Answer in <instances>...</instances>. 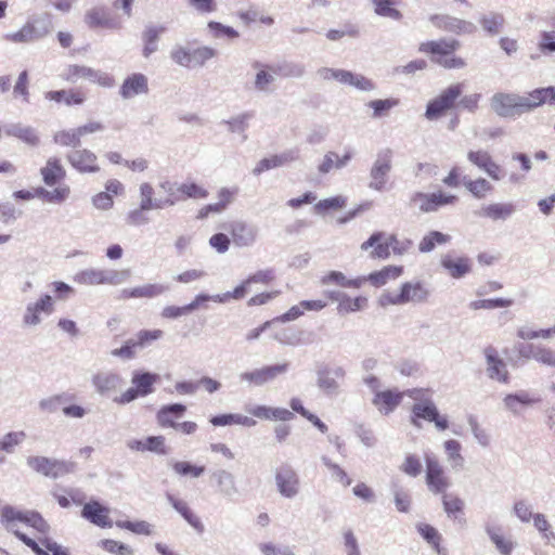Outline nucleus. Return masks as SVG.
Returning <instances> with one entry per match:
<instances>
[{
    "label": "nucleus",
    "mask_w": 555,
    "mask_h": 555,
    "mask_svg": "<svg viewBox=\"0 0 555 555\" xmlns=\"http://www.w3.org/2000/svg\"><path fill=\"white\" fill-rule=\"evenodd\" d=\"M0 521L9 532L27 545L36 555L42 550L39 544L18 529V522L36 529L40 533L49 531V525L42 516L35 511H22L12 505H5L0 511Z\"/></svg>",
    "instance_id": "f257e3e1"
},
{
    "label": "nucleus",
    "mask_w": 555,
    "mask_h": 555,
    "mask_svg": "<svg viewBox=\"0 0 555 555\" xmlns=\"http://www.w3.org/2000/svg\"><path fill=\"white\" fill-rule=\"evenodd\" d=\"M53 29L52 18L49 14H41L29 18L23 27L14 33L3 36L12 43H33L46 38Z\"/></svg>",
    "instance_id": "f03ea898"
},
{
    "label": "nucleus",
    "mask_w": 555,
    "mask_h": 555,
    "mask_svg": "<svg viewBox=\"0 0 555 555\" xmlns=\"http://www.w3.org/2000/svg\"><path fill=\"white\" fill-rule=\"evenodd\" d=\"M530 93L527 96L516 93L496 92L490 100L492 111L502 118H513L532 111Z\"/></svg>",
    "instance_id": "7ed1b4c3"
},
{
    "label": "nucleus",
    "mask_w": 555,
    "mask_h": 555,
    "mask_svg": "<svg viewBox=\"0 0 555 555\" xmlns=\"http://www.w3.org/2000/svg\"><path fill=\"white\" fill-rule=\"evenodd\" d=\"M130 270L96 269L89 268L77 272L74 281L82 285H112L117 286L127 282L130 278Z\"/></svg>",
    "instance_id": "20e7f679"
},
{
    "label": "nucleus",
    "mask_w": 555,
    "mask_h": 555,
    "mask_svg": "<svg viewBox=\"0 0 555 555\" xmlns=\"http://www.w3.org/2000/svg\"><path fill=\"white\" fill-rule=\"evenodd\" d=\"M430 295L429 289L420 281L405 282L399 293L385 292L379 298L382 306H402L409 302H425Z\"/></svg>",
    "instance_id": "39448f33"
},
{
    "label": "nucleus",
    "mask_w": 555,
    "mask_h": 555,
    "mask_svg": "<svg viewBox=\"0 0 555 555\" xmlns=\"http://www.w3.org/2000/svg\"><path fill=\"white\" fill-rule=\"evenodd\" d=\"M345 376L346 371L343 366L319 363L315 369V385L323 395L334 397L340 392Z\"/></svg>",
    "instance_id": "423d86ee"
},
{
    "label": "nucleus",
    "mask_w": 555,
    "mask_h": 555,
    "mask_svg": "<svg viewBox=\"0 0 555 555\" xmlns=\"http://www.w3.org/2000/svg\"><path fill=\"white\" fill-rule=\"evenodd\" d=\"M54 312V300L48 295L43 294L35 301H29L22 317V326L24 328H35L39 326L46 317Z\"/></svg>",
    "instance_id": "0eeeda50"
},
{
    "label": "nucleus",
    "mask_w": 555,
    "mask_h": 555,
    "mask_svg": "<svg viewBox=\"0 0 555 555\" xmlns=\"http://www.w3.org/2000/svg\"><path fill=\"white\" fill-rule=\"evenodd\" d=\"M393 152L389 147L382 149L377 152L376 158L370 170L371 181L369 188L371 190L382 192L386 188L388 175L392 168Z\"/></svg>",
    "instance_id": "6e6552de"
},
{
    "label": "nucleus",
    "mask_w": 555,
    "mask_h": 555,
    "mask_svg": "<svg viewBox=\"0 0 555 555\" xmlns=\"http://www.w3.org/2000/svg\"><path fill=\"white\" fill-rule=\"evenodd\" d=\"M62 78L72 83H76L80 79H86L104 88H112L115 85L114 78L108 74L77 64L68 65L63 72Z\"/></svg>",
    "instance_id": "1a4fd4ad"
},
{
    "label": "nucleus",
    "mask_w": 555,
    "mask_h": 555,
    "mask_svg": "<svg viewBox=\"0 0 555 555\" xmlns=\"http://www.w3.org/2000/svg\"><path fill=\"white\" fill-rule=\"evenodd\" d=\"M275 485L279 493L287 499H293L299 493V477L297 472L287 463H283L275 469Z\"/></svg>",
    "instance_id": "9d476101"
},
{
    "label": "nucleus",
    "mask_w": 555,
    "mask_h": 555,
    "mask_svg": "<svg viewBox=\"0 0 555 555\" xmlns=\"http://www.w3.org/2000/svg\"><path fill=\"white\" fill-rule=\"evenodd\" d=\"M462 93V85H452L443 90L436 99L427 104L425 116L427 119H437L450 109Z\"/></svg>",
    "instance_id": "9b49d317"
},
{
    "label": "nucleus",
    "mask_w": 555,
    "mask_h": 555,
    "mask_svg": "<svg viewBox=\"0 0 555 555\" xmlns=\"http://www.w3.org/2000/svg\"><path fill=\"white\" fill-rule=\"evenodd\" d=\"M83 21L91 29L120 30L122 28V23L114 17L105 5H95L89 9L85 14Z\"/></svg>",
    "instance_id": "f8f14e48"
},
{
    "label": "nucleus",
    "mask_w": 555,
    "mask_h": 555,
    "mask_svg": "<svg viewBox=\"0 0 555 555\" xmlns=\"http://www.w3.org/2000/svg\"><path fill=\"white\" fill-rule=\"evenodd\" d=\"M426 483L433 493H444L450 487L449 479L443 474V468L433 453L425 454Z\"/></svg>",
    "instance_id": "ddd939ff"
},
{
    "label": "nucleus",
    "mask_w": 555,
    "mask_h": 555,
    "mask_svg": "<svg viewBox=\"0 0 555 555\" xmlns=\"http://www.w3.org/2000/svg\"><path fill=\"white\" fill-rule=\"evenodd\" d=\"M288 363H280L267 365L261 369H256L250 372L240 374V379L249 385L262 386L269 382L274 380L279 375H283L288 371Z\"/></svg>",
    "instance_id": "4468645a"
},
{
    "label": "nucleus",
    "mask_w": 555,
    "mask_h": 555,
    "mask_svg": "<svg viewBox=\"0 0 555 555\" xmlns=\"http://www.w3.org/2000/svg\"><path fill=\"white\" fill-rule=\"evenodd\" d=\"M66 160L80 173H98L101 168L98 156L88 149H75L66 154Z\"/></svg>",
    "instance_id": "2eb2a0df"
},
{
    "label": "nucleus",
    "mask_w": 555,
    "mask_h": 555,
    "mask_svg": "<svg viewBox=\"0 0 555 555\" xmlns=\"http://www.w3.org/2000/svg\"><path fill=\"white\" fill-rule=\"evenodd\" d=\"M409 396L418 401L412 406L411 422L414 426L421 427L418 420L431 422L438 416V409L430 399H423V390L413 389L409 391Z\"/></svg>",
    "instance_id": "dca6fc26"
},
{
    "label": "nucleus",
    "mask_w": 555,
    "mask_h": 555,
    "mask_svg": "<svg viewBox=\"0 0 555 555\" xmlns=\"http://www.w3.org/2000/svg\"><path fill=\"white\" fill-rule=\"evenodd\" d=\"M430 22L435 27L456 35H472L477 30L474 23L450 15H433Z\"/></svg>",
    "instance_id": "f3484780"
},
{
    "label": "nucleus",
    "mask_w": 555,
    "mask_h": 555,
    "mask_svg": "<svg viewBox=\"0 0 555 555\" xmlns=\"http://www.w3.org/2000/svg\"><path fill=\"white\" fill-rule=\"evenodd\" d=\"M91 384L96 393L107 397L122 386L124 379L114 371H99L92 375Z\"/></svg>",
    "instance_id": "a211bd4d"
},
{
    "label": "nucleus",
    "mask_w": 555,
    "mask_h": 555,
    "mask_svg": "<svg viewBox=\"0 0 555 555\" xmlns=\"http://www.w3.org/2000/svg\"><path fill=\"white\" fill-rule=\"evenodd\" d=\"M456 199L457 198L455 195H449L442 192L429 194L417 192L412 198V201L418 205L420 210L423 212L436 211L439 207L453 204Z\"/></svg>",
    "instance_id": "6ab92c4d"
},
{
    "label": "nucleus",
    "mask_w": 555,
    "mask_h": 555,
    "mask_svg": "<svg viewBox=\"0 0 555 555\" xmlns=\"http://www.w3.org/2000/svg\"><path fill=\"white\" fill-rule=\"evenodd\" d=\"M467 159L474 166L485 171L492 180L499 181L503 178L501 166L492 159V156L487 151H469Z\"/></svg>",
    "instance_id": "aec40b11"
},
{
    "label": "nucleus",
    "mask_w": 555,
    "mask_h": 555,
    "mask_svg": "<svg viewBox=\"0 0 555 555\" xmlns=\"http://www.w3.org/2000/svg\"><path fill=\"white\" fill-rule=\"evenodd\" d=\"M502 402L506 411L511 412L514 416H520L526 408L539 403L540 398L532 396L527 390H520L515 393H507Z\"/></svg>",
    "instance_id": "412c9836"
},
{
    "label": "nucleus",
    "mask_w": 555,
    "mask_h": 555,
    "mask_svg": "<svg viewBox=\"0 0 555 555\" xmlns=\"http://www.w3.org/2000/svg\"><path fill=\"white\" fill-rule=\"evenodd\" d=\"M440 264L451 278L460 280L472 271L473 261L468 257H457L448 253L441 256Z\"/></svg>",
    "instance_id": "4be33fe9"
},
{
    "label": "nucleus",
    "mask_w": 555,
    "mask_h": 555,
    "mask_svg": "<svg viewBox=\"0 0 555 555\" xmlns=\"http://www.w3.org/2000/svg\"><path fill=\"white\" fill-rule=\"evenodd\" d=\"M485 357L487 361V375L489 378L498 380L499 383H508L509 375L506 363L498 356L494 348L488 347L485 349Z\"/></svg>",
    "instance_id": "5701e85b"
},
{
    "label": "nucleus",
    "mask_w": 555,
    "mask_h": 555,
    "mask_svg": "<svg viewBox=\"0 0 555 555\" xmlns=\"http://www.w3.org/2000/svg\"><path fill=\"white\" fill-rule=\"evenodd\" d=\"M230 232L233 243L238 247L251 246L256 242L258 235L257 227L244 221L232 222L230 224Z\"/></svg>",
    "instance_id": "b1692460"
},
{
    "label": "nucleus",
    "mask_w": 555,
    "mask_h": 555,
    "mask_svg": "<svg viewBox=\"0 0 555 555\" xmlns=\"http://www.w3.org/2000/svg\"><path fill=\"white\" fill-rule=\"evenodd\" d=\"M373 247L370 256L373 259H388L390 257L389 236L383 231L374 232L365 242L361 244L362 250H369Z\"/></svg>",
    "instance_id": "393cba45"
},
{
    "label": "nucleus",
    "mask_w": 555,
    "mask_h": 555,
    "mask_svg": "<svg viewBox=\"0 0 555 555\" xmlns=\"http://www.w3.org/2000/svg\"><path fill=\"white\" fill-rule=\"evenodd\" d=\"M109 509L98 501H91L83 505L81 516L90 522L101 528L112 527V520L108 518Z\"/></svg>",
    "instance_id": "a878e982"
},
{
    "label": "nucleus",
    "mask_w": 555,
    "mask_h": 555,
    "mask_svg": "<svg viewBox=\"0 0 555 555\" xmlns=\"http://www.w3.org/2000/svg\"><path fill=\"white\" fill-rule=\"evenodd\" d=\"M186 411L182 403H171L163 405L156 413V422L162 428L176 429L178 422Z\"/></svg>",
    "instance_id": "bb28decb"
},
{
    "label": "nucleus",
    "mask_w": 555,
    "mask_h": 555,
    "mask_svg": "<svg viewBox=\"0 0 555 555\" xmlns=\"http://www.w3.org/2000/svg\"><path fill=\"white\" fill-rule=\"evenodd\" d=\"M149 82L145 75L134 73L128 76L119 90V94L122 99H131L138 94L147 93Z\"/></svg>",
    "instance_id": "cd10ccee"
},
{
    "label": "nucleus",
    "mask_w": 555,
    "mask_h": 555,
    "mask_svg": "<svg viewBox=\"0 0 555 555\" xmlns=\"http://www.w3.org/2000/svg\"><path fill=\"white\" fill-rule=\"evenodd\" d=\"M170 289L169 285L166 284H144L141 286L125 288L121 291V297L125 299L129 298H156L168 293Z\"/></svg>",
    "instance_id": "c85d7f7f"
},
{
    "label": "nucleus",
    "mask_w": 555,
    "mask_h": 555,
    "mask_svg": "<svg viewBox=\"0 0 555 555\" xmlns=\"http://www.w3.org/2000/svg\"><path fill=\"white\" fill-rule=\"evenodd\" d=\"M403 392L398 390H383L377 392L372 403L376 406L379 413L388 415L391 413L402 401Z\"/></svg>",
    "instance_id": "c756f323"
},
{
    "label": "nucleus",
    "mask_w": 555,
    "mask_h": 555,
    "mask_svg": "<svg viewBox=\"0 0 555 555\" xmlns=\"http://www.w3.org/2000/svg\"><path fill=\"white\" fill-rule=\"evenodd\" d=\"M515 211L516 206L513 203H492L483 205L476 215L492 221H499L511 218Z\"/></svg>",
    "instance_id": "7c9ffc66"
},
{
    "label": "nucleus",
    "mask_w": 555,
    "mask_h": 555,
    "mask_svg": "<svg viewBox=\"0 0 555 555\" xmlns=\"http://www.w3.org/2000/svg\"><path fill=\"white\" fill-rule=\"evenodd\" d=\"M167 501L170 505L184 518V520L197 532L203 533L205 531V526L202 522L201 518L193 513V511L189 507L188 503L183 500L175 498L172 494H167Z\"/></svg>",
    "instance_id": "2f4dec72"
},
{
    "label": "nucleus",
    "mask_w": 555,
    "mask_h": 555,
    "mask_svg": "<svg viewBox=\"0 0 555 555\" xmlns=\"http://www.w3.org/2000/svg\"><path fill=\"white\" fill-rule=\"evenodd\" d=\"M140 192V205L143 209H163L166 206L175 205V201L171 198L157 199L154 198V189L149 182H143L139 186Z\"/></svg>",
    "instance_id": "473e14b6"
},
{
    "label": "nucleus",
    "mask_w": 555,
    "mask_h": 555,
    "mask_svg": "<svg viewBox=\"0 0 555 555\" xmlns=\"http://www.w3.org/2000/svg\"><path fill=\"white\" fill-rule=\"evenodd\" d=\"M4 132L7 135L15 137L31 146H37L40 142L37 130L30 126H24L21 122L7 125Z\"/></svg>",
    "instance_id": "72a5a7b5"
},
{
    "label": "nucleus",
    "mask_w": 555,
    "mask_h": 555,
    "mask_svg": "<svg viewBox=\"0 0 555 555\" xmlns=\"http://www.w3.org/2000/svg\"><path fill=\"white\" fill-rule=\"evenodd\" d=\"M211 477L216 481L218 491L222 496L232 499L238 493L235 478L232 473L225 469H217L211 474Z\"/></svg>",
    "instance_id": "f704fd0d"
},
{
    "label": "nucleus",
    "mask_w": 555,
    "mask_h": 555,
    "mask_svg": "<svg viewBox=\"0 0 555 555\" xmlns=\"http://www.w3.org/2000/svg\"><path fill=\"white\" fill-rule=\"evenodd\" d=\"M459 47L460 42L455 39H440L436 41L422 42L418 50L424 53H429L435 57L453 53Z\"/></svg>",
    "instance_id": "c9c22d12"
},
{
    "label": "nucleus",
    "mask_w": 555,
    "mask_h": 555,
    "mask_svg": "<svg viewBox=\"0 0 555 555\" xmlns=\"http://www.w3.org/2000/svg\"><path fill=\"white\" fill-rule=\"evenodd\" d=\"M253 67L257 69V74L255 76L254 88L259 92H269L270 85H272L275 80L274 67L261 64L260 62H255Z\"/></svg>",
    "instance_id": "e433bc0d"
},
{
    "label": "nucleus",
    "mask_w": 555,
    "mask_h": 555,
    "mask_svg": "<svg viewBox=\"0 0 555 555\" xmlns=\"http://www.w3.org/2000/svg\"><path fill=\"white\" fill-rule=\"evenodd\" d=\"M43 182L52 186L63 180L66 171L57 157H50L44 167L40 169Z\"/></svg>",
    "instance_id": "4c0bfd02"
},
{
    "label": "nucleus",
    "mask_w": 555,
    "mask_h": 555,
    "mask_svg": "<svg viewBox=\"0 0 555 555\" xmlns=\"http://www.w3.org/2000/svg\"><path fill=\"white\" fill-rule=\"evenodd\" d=\"M159 379L156 373L134 371L132 373L131 383L141 393L146 397L154 391V384Z\"/></svg>",
    "instance_id": "58836bf2"
},
{
    "label": "nucleus",
    "mask_w": 555,
    "mask_h": 555,
    "mask_svg": "<svg viewBox=\"0 0 555 555\" xmlns=\"http://www.w3.org/2000/svg\"><path fill=\"white\" fill-rule=\"evenodd\" d=\"M482 30L487 33L489 36L499 35L504 25L505 18L502 13L490 11L488 13L482 14L478 20Z\"/></svg>",
    "instance_id": "ea45409f"
},
{
    "label": "nucleus",
    "mask_w": 555,
    "mask_h": 555,
    "mask_svg": "<svg viewBox=\"0 0 555 555\" xmlns=\"http://www.w3.org/2000/svg\"><path fill=\"white\" fill-rule=\"evenodd\" d=\"M365 282V276L357 279H347L340 271H330L321 279L322 285L335 284L340 287L360 288Z\"/></svg>",
    "instance_id": "a19ab883"
},
{
    "label": "nucleus",
    "mask_w": 555,
    "mask_h": 555,
    "mask_svg": "<svg viewBox=\"0 0 555 555\" xmlns=\"http://www.w3.org/2000/svg\"><path fill=\"white\" fill-rule=\"evenodd\" d=\"M26 439L24 431H10L0 439V464L7 461L5 453L12 454L15 452L16 447L22 444Z\"/></svg>",
    "instance_id": "79ce46f5"
},
{
    "label": "nucleus",
    "mask_w": 555,
    "mask_h": 555,
    "mask_svg": "<svg viewBox=\"0 0 555 555\" xmlns=\"http://www.w3.org/2000/svg\"><path fill=\"white\" fill-rule=\"evenodd\" d=\"M165 31V27L150 25L146 26L144 31L142 33V40L144 42V47L142 50V54L144 57H150L151 54L157 51L158 46L157 41L159 39V35Z\"/></svg>",
    "instance_id": "37998d69"
},
{
    "label": "nucleus",
    "mask_w": 555,
    "mask_h": 555,
    "mask_svg": "<svg viewBox=\"0 0 555 555\" xmlns=\"http://www.w3.org/2000/svg\"><path fill=\"white\" fill-rule=\"evenodd\" d=\"M403 272L401 266H387L379 271L373 272L365 278V281H370L372 285L379 287L385 285L389 280L399 278Z\"/></svg>",
    "instance_id": "c03bdc74"
},
{
    "label": "nucleus",
    "mask_w": 555,
    "mask_h": 555,
    "mask_svg": "<svg viewBox=\"0 0 555 555\" xmlns=\"http://www.w3.org/2000/svg\"><path fill=\"white\" fill-rule=\"evenodd\" d=\"M451 241L449 234L440 231H430L418 243V250L423 254L430 253L437 245H444Z\"/></svg>",
    "instance_id": "a18cd8bd"
},
{
    "label": "nucleus",
    "mask_w": 555,
    "mask_h": 555,
    "mask_svg": "<svg viewBox=\"0 0 555 555\" xmlns=\"http://www.w3.org/2000/svg\"><path fill=\"white\" fill-rule=\"evenodd\" d=\"M214 426H227V425H242L245 427H253L256 425V421L249 416L242 414H220L212 416L209 421Z\"/></svg>",
    "instance_id": "49530a36"
},
{
    "label": "nucleus",
    "mask_w": 555,
    "mask_h": 555,
    "mask_svg": "<svg viewBox=\"0 0 555 555\" xmlns=\"http://www.w3.org/2000/svg\"><path fill=\"white\" fill-rule=\"evenodd\" d=\"M463 184L465 189L477 199L485 198L493 191V185L485 178L475 180L464 178Z\"/></svg>",
    "instance_id": "de8ad7c7"
},
{
    "label": "nucleus",
    "mask_w": 555,
    "mask_h": 555,
    "mask_svg": "<svg viewBox=\"0 0 555 555\" xmlns=\"http://www.w3.org/2000/svg\"><path fill=\"white\" fill-rule=\"evenodd\" d=\"M44 98L50 101H55L57 103L64 101L66 105H80L85 102V96L82 93L77 91H66V90H57V91H49L44 94Z\"/></svg>",
    "instance_id": "09e8293b"
},
{
    "label": "nucleus",
    "mask_w": 555,
    "mask_h": 555,
    "mask_svg": "<svg viewBox=\"0 0 555 555\" xmlns=\"http://www.w3.org/2000/svg\"><path fill=\"white\" fill-rule=\"evenodd\" d=\"M500 531H501L500 527L490 526V525L486 526V532H487L488 537L490 538V540L492 541V543L495 545L496 550L502 555H511V553L514 548V543L511 540L505 539L500 533Z\"/></svg>",
    "instance_id": "8fccbe9b"
},
{
    "label": "nucleus",
    "mask_w": 555,
    "mask_h": 555,
    "mask_svg": "<svg viewBox=\"0 0 555 555\" xmlns=\"http://www.w3.org/2000/svg\"><path fill=\"white\" fill-rule=\"evenodd\" d=\"M53 141L61 146H70L74 150L81 145L77 128L56 131L53 135Z\"/></svg>",
    "instance_id": "3c124183"
},
{
    "label": "nucleus",
    "mask_w": 555,
    "mask_h": 555,
    "mask_svg": "<svg viewBox=\"0 0 555 555\" xmlns=\"http://www.w3.org/2000/svg\"><path fill=\"white\" fill-rule=\"evenodd\" d=\"M274 73L285 78H301L306 74V67L300 63L284 62L275 67Z\"/></svg>",
    "instance_id": "603ef678"
},
{
    "label": "nucleus",
    "mask_w": 555,
    "mask_h": 555,
    "mask_svg": "<svg viewBox=\"0 0 555 555\" xmlns=\"http://www.w3.org/2000/svg\"><path fill=\"white\" fill-rule=\"evenodd\" d=\"M302 331L294 328H283L273 335V339L282 345L299 346L302 344Z\"/></svg>",
    "instance_id": "864d4df0"
},
{
    "label": "nucleus",
    "mask_w": 555,
    "mask_h": 555,
    "mask_svg": "<svg viewBox=\"0 0 555 555\" xmlns=\"http://www.w3.org/2000/svg\"><path fill=\"white\" fill-rule=\"evenodd\" d=\"M512 305H513L512 299L491 298V299L474 300L469 304V308L472 310H480V309L492 310V309H496V308L511 307Z\"/></svg>",
    "instance_id": "5fc2aeb1"
},
{
    "label": "nucleus",
    "mask_w": 555,
    "mask_h": 555,
    "mask_svg": "<svg viewBox=\"0 0 555 555\" xmlns=\"http://www.w3.org/2000/svg\"><path fill=\"white\" fill-rule=\"evenodd\" d=\"M374 4V11L377 15L389 17L395 21H399L402 17L400 11L393 8L391 0H372Z\"/></svg>",
    "instance_id": "6e6d98bb"
},
{
    "label": "nucleus",
    "mask_w": 555,
    "mask_h": 555,
    "mask_svg": "<svg viewBox=\"0 0 555 555\" xmlns=\"http://www.w3.org/2000/svg\"><path fill=\"white\" fill-rule=\"evenodd\" d=\"M217 51L214 48L203 46L191 50L192 67H202L207 61L214 59Z\"/></svg>",
    "instance_id": "4d7b16f0"
},
{
    "label": "nucleus",
    "mask_w": 555,
    "mask_h": 555,
    "mask_svg": "<svg viewBox=\"0 0 555 555\" xmlns=\"http://www.w3.org/2000/svg\"><path fill=\"white\" fill-rule=\"evenodd\" d=\"M343 85L351 86L360 91L366 92L373 91L375 89V83L371 79L364 77L363 75L354 74L350 70H348L346 81Z\"/></svg>",
    "instance_id": "13d9d810"
},
{
    "label": "nucleus",
    "mask_w": 555,
    "mask_h": 555,
    "mask_svg": "<svg viewBox=\"0 0 555 555\" xmlns=\"http://www.w3.org/2000/svg\"><path fill=\"white\" fill-rule=\"evenodd\" d=\"M172 469L177 475L198 478L204 474L205 466L193 465L186 461H177L172 464Z\"/></svg>",
    "instance_id": "bf43d9fd"
},
{
    "label": "nucleus",
    "mask_w": 555,
    "mask_h": 555,
    "mask_svg": "<svg viewBox=\"0 0 555 555\" xmlns=\"http://www.w3.org/2000/svg\"><path fill=\"white\" fill-rule=\"evenodd\" d=\"M321 462L331 472L332 478L339 481L345 487L351 483V479L348 477L347 473L328 456L322 455Z\"/></svg>",
    "instance_id": "052dcab7"
},
{
    "label": "nucleus",
    "mask_w": 555,
    "mask_h": 555,
    "mask_svg": "<svg viewBox=\"0 0 555 555\" xmlns=\"http://www.w3.org/2000/svg\"><path fill=\"white\" fill-rule=\"evenodd\" d=\"M399 105L398 99L373 100L369 102L367 106L373 109V118H380L385 116L388 111Z\"/></svg>",
    "instance_id": "680f3d73"
},
{
    "label": "nucleus",
    "mask_w": 555,
    "mask_h": 555,
    "mask_svg": "<svg viewBox=\"0 0 555 555\" xmlns=\"http://www.w3.org/2000/svg\"><path fill=\"white\" fill-rule=\"evenodd\" d=\"M367 299L365 297L359 296L356 298H350L347 294H345V298H343L341 302L338 304L337 310L339 313H350L362 310L366 306Z\"/></svg>",
    "instance_id": "e2e57ef3"
},
{
    "label": "nucleus",
    "mask_w": 555,
    "mask_h": 555,
    "mask_svg": "<svg viewBox=\"0 0 555 555\" xmlns=\"http://www.w3.org/2000/svg\"><path fill=\"white\" fill-rule=\"evenodd\" d=\"M546 99H550L551 104H555V88H539L530 92V101L532 109L545 103Z\"/></svg>",
    "instance_id": "0e129e2a"
},
{
    "label": "nucleus",
    "mask_w": 555,
    "mask_h": 555,
    "mask_svg": "<svg viewBox=\"0 0 555 555\" xmlns=\"http://www.w3.org/2000/svg\"><path fill=\"white\" fill-rule=\"evenodd\" d=\"M170 59L179 66L192 67L191 49L184 46L175 44L170 50Z\"/></svg>",
    "instance_id": "69168bd1"
},
{
    "label": "nucleus",
    "mask_w": 555,
    "mask_h": 555,
    "mask_svg": "<svg viewBox=\"0 0 555 555\" xmlns=\"http://www.w3.org/2000/svg\"><path fill=\"white\" fill-rule=\"evenodd\" d=\"M162 330H141L137 333V335L132 338L138 349H143L150 346L153 341L163 337Z\"/></svg>",
    "instance_id": "338daca9"
},
{
    "label": "nucleus",
    "mask_w": 555,
    "mask_h": 555,
    "mask_svg": "<svg viewBox=\"0 0 555 555\" xmlns=\"http://www.w3.org/2000/svg\"><path fill=\"white\" fill-rule=\"evenodd\" d=\"M103 550L114 555H133L132 547L128 544L112 539H105L100 542Z\"/></svg>",
    "instance_id": "774afa93"
}]
</instances>
